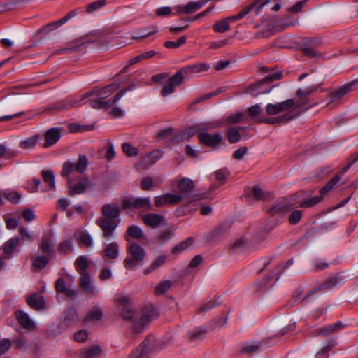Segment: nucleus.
Returning a JSON list of instances; mask_svg holds the SVG:
<instances>
[{"label":"nucleus","instance_id":"nucleus-57","mask_svg":"<svg viewBox=\"0 0 358 358\" xmlns=\"http://www.w3.org/2000/svg\"><path fill=\"white\" fill-rule=\"evenodd\" d=\"M127 233L129 236L139 239L143 238V231L140 227L136 225L129 226L127 229Z\"/></svg>","mask_w":358,"mask_h":358},{"label":"nucleus","instance_id":"nucleus-41","mask_svg":"<svg viewBox=\"0 0 358 358\" xmlns=\"http://www.w3.org/2000/svg\"><path fill=\"white\" fill-rule=\"evenodd\" d=\"M81 354L88 358H96L101 356V349L99 345H93L89 348L83 349Z\"/></svg>","mask_w":358,"mask_h":358},{"label":"nucleus","instance_id":"nucleus-1","mask_svg":"<svg viewBox=\"0 0 358 358\" xmlns=\"http://www.w3.org/2000/svg\"><path fill=\"white\" fill-rule=\"evenodd\" d=\"M118 303L121 307V317L132 323L133 330L137 334L143 331L145 327L158 317V313L152 306H145L141 311L135 310L127 296L120 298Z\"/></svg>","mask_w":358,"mask_h":358},{"label":"nucleus","instance_id":"nucleus-19","mask_svg":"<svg viewBox=\"0 0 358 358\" xmlns=\"http://www.w3.org/2000/svg\"><path fill=\"white\" fill-rule=\"evenodd\" d=\"M92 185L87 178H82L78 183L71 185L69 188V194L71 196L84 193Z\"/></svg>","mask_w":358,"mask_h":358},{"label":"nucleus","instance_id":"nucleus-43","mask_svg":"<svg viewBox=\"0 0 358 358\" xmlns=\"http://www.w3.org/2000/svg\"><path fill=\"white\" fill-rule=\"evenodd\" d=\"M3 196L13 204H17L22 198V195L18 192L13 190H6L3 193Z\"/></svg>","mask_w":358,"mask_h":358},{"label":"nucleus","instance_id":"nucleus-13","mask_svg":"<svg viewBox=\"0 0 358 358\" xmlns=\"http://www.w3.org/2000/svg\"><path fill=\"white\" fill-rule=\"evenodd\" d=\"M201 143L213 149H217L219 144L222 141V136L220 134H210L208 132H201L198 135Z\"/></svg>","mask_w":358,"mask_h":358},{"label":"nucleus","instance_id":"nucleus-48","mask_svg":"<svg viewBox=\"0 0 358 358\" xmlns=\"http://www.w3.org/2000/svg\"><path fill=\"white\" fill-rule=\"evenodd\" d=\"M73 249V242L69 239L62 241L58 245V250L63 254H69Z\"/></svg>","mask_w":358,"mask_h":358},{"label":"nucleus","instance_id":"nucleus-16","mask_svg":"<svg viewBox=\"0 0 358 358\" xmlns=\"http://www.w3.org/2000/svg\"><path fill=\"white\" fill-rule=\"evenodd\" d=\"M298 201L294 202L293 201H288L287 200H283L269 208L267 210V213L271 216L282 215L289 210L291 206L294 205Z\"/></svg>","mask_w":358,"mask_h":358},{"label":"nucleus","instance_id":"nucleus-53","mask_svg":"<svg viewBox=\"0 0 358 358\" xmlns=\"http://www.w3.org/2000/svg\"><path fill=\"white\" fill-rule=\"evenodd\" d=\"M222 124V123L218 121H208L198 124L199 129H201V132H206L207 130L220 127Z\"/></svg>","mask_w":358,"mask_h":358},{"label":"nucleus","instance_id":"nucleus-9","mask_svg":"<svg viewBox=\"0 0 358 358\" xmlns=\"http://www.w3.org/2000/svg\"><path fill=\"white\" fill-rule=\"evenodd\" d=\"M269 3V0H265V1H260L257 0L254 2L251 3L250 4L248 5L245 8L242 9L237 15L236 18L241 20L243 18L245 15L248 14H253V15L256 16L259 14L262 9L264 6L267 5Z\"/></svg>","mask_w":358,"mask_h":358},{"label":"nucleus","instance_id":"nucleus-8","mask_svg":"<svg viewBox=\"0 0 358 358\" xmlns=\"http://www.w3.org/2000/svg\"><path fill=\"white\" fill-rule=\"evenodd\" d=\"M184 80V76L181 72H176L172 76L167 82L164 84L161 90V94L166 96L175 92V88L179 86Z\"/></svg>","mask_w":358,"mask_h":358},{"label":"nucleus","instance_id":"nucleus-50","mask_svg":"<svg viewBox=\"0 0 358 358\" xmlns=\"http://www.w3.org/2000/svg\"><path fill=\"white\" fill-rule=\"evenodd\" d=\"M341 176L336 174L331 180H329L326 185L320 189V194H324L330 192L334 186L340 181Z\"/></svg>","mask_w":358,"mask_h":358},{"label":"nucleus","instance_id":"nucleus-42","mask_svg":"<svg viewBox=\"0 0 358 358\" xmlns=\"http://www.w3.org/2000/svg\"><path fill=\"white\" fill-rule=\"evenodd\" d=\"M20 239L18 238H12L8 240L3 246V252L7 255L12 254L19 245Z\"/></svg>","mask_w":358,"mask_h":358},{"label":"nucleus","instance_id":"nucleus-14","mask_svg":"<svg viewBox=\"0 0 358 358\" xmlns=\"http://www.w3.org/2000/svg\"><path fill=\"white\" fill-rule=\"evenodd\" d=\"M78 13V12L76 10H71L64 17L59 19V20L51 22V23L41 27L39 31L41 33H45V34L50 33V31H54V30L57 29V28H59L60 26L64 24L70 19L75 17Z\"/></svg>","mask_w":358,"mask_h":358},{"label":"nucleus","instance_id":"nucleus-37","mask_svg":"<svg viewBox=\"0 0 358 358\" xmlns=\"http://www.w3.org/2000/svg\"><path fill=\"white\" fill-rule=\"evenodd\" d=\"M41 139V136L39 134H36L31 137H29L27 139L22 140L20 143V147L28 150V149H32L35 147L36 145V143L38 140Z\"/></svg>","mask_w":358,"mask_h":358},{"label":"nucleus","instance_id":"nucleus-40","mask_svg":"<svg viewBox=\"0 0 358 358\" xmlns=\"http://www.w3.org/2000/svg\"><path fill=\"white\" fill-rule=\"evenodd\" d=\"M103 316L102 310L99 307L92 308L87 313L85 318V321L92 322L99 320Z\"/></svg>","mask_w":358,"mask_h":358},{"label":"nucleus","instance_id":"nucleus-38","mask_svg":"<svg viewBox=\"0 0 358 358\" xmlns=\"http://www.w3.org/2000/svg\"><path fill=\"white\" fill-rule=\"evenodd\" d=\"M180 193H188L194 188V182L189 178L181 179L178 184Z\"/></svg>","mask_w":358,"mask_h":358},{"label":"nucleus","instance_id":"nucleus-62","mask_svg":"<svg viewBox=\"0 0 358 358\" xmlns=\"http://www.w3.org/2000/svg\"><path fill=\"white\" fill-rule=\"evenodd\" d=\"M262 109L259 105L255 104L248 109V113L250 117L256 120L259 122L261 119L258 115L262 113Z\"/></svg>","mask_w":358,"mask_h":358},{"label":"nucleus","instance_id":"nucleus-28","mask_svg":"<svg viewBox=\"0 0 358 358\" xmlns=\"http://www.w3.org/2000/svg\"><path fill=\"white\" fill-rule=\"evenodd\" d=\"M120 247L117 242L112 241L106 243L104 248V255L109 259H115L119 256Z\"/></svg>","mask_w":358,"mask_h":358},{"label":"nucleus","instance_id":"nucleus-54","mask_svg":"<svg viewBox=\"0 0 358 358\" xmlns=\"http://www.w3.org/2000/svg\"><path fill=\"white\" fill-rule=\"evenodd\" d=\"M171 282L169 280L162 281L155 289V294L160 295L165 293L171 287Z\"/></svg>","mask_w":358,"mask_h":358},{"label":"nucleus","instance_id":"nucleus-52","mask_svg":"<svg viewBox=\"0 0 358 358\" xmlns=\"http://www.w3.org/2000/svg\"><path fill=\"white\" fill-rule=\"evenodd\" d=\"M174 236V233L171 229H166L159 233L156 240L159 244H163L167 241L171 239Z\"/></svg>","mask_w":358,"mask_h":358},{"label":"nucleus","instance_id":"nucleus-2","mask_svg":"<svg viewBox=\"0 0 358 358\" xmlns=\"http://www.w3.org/2000/svg\"><path fill=\"white\" fill-rule=\"evenodd\" d=\"M119 87L118 84L111 83L101 89H94L93 90L85 92L80 95V102L87 103L90 101L91 107L95 109H106L111 107L114 103L119 101L128 90H132V87H127L118 92L111 99H106Z\"/></svg>","mask_w":358,"mask_h":358},{"label":"nucleus","instance_id":"nucleus-33","mask_svg":"<svg viewBox=\"0 0 358 358\" xmlns=\"http://www.w3.org/2000/svg\"><path fill=\"white\" fill-rule=\"evenodd\" d=\"M343 327V324L341 322H337V323H335L333 324H330L327 327L317 329L313 336H327L329 334L333 333L339 329H341Z\"/></svg>","mask_w":358,"mask_h":358},{"label":"nucleus","instance_id":"nucleus-49","mask_svg":"<svg viewBox=\"0 0 358 358\" xmlns=\"http://www.w3.org/2000/svg\"><path fill=\"white\" fill-rule=\"evenodd\" d=\"M213 29L215 32L224 33L230 29V25L228 21L225 19L217 22L213 26Z\"/></svg>","mask_w":358,"mask_h":358},{"label":"nucleus","instance_id":"nucleus-4","mask_svg":"<svg viewBox=\"0 0 358 358\" xmlns=\"http://www.w3.org/2000/svg\"><path fill=\"white\" fill-rule=\"evenodd\" d=\"M163 348L164 345L160 341H157L154 336H150L130 355L129 358H148L149 354Z\"/></svg>","mask_w":358,"mask_h":358},{"label":"nucleus","instance_id":"nucleus-17","mask_svg":"<svg viewBox=\"0 0 358 358\" xmlns=\"http://www.w3.org/2000/svg\"><path fill=\"white\" fill-rule=\"evenodd\" d=\"M16 318L20 324L25 329L31 331L35 329V323L29 315L24 311H17Z\"/></svg>","mask_w":358,"mask_h":358},{"label":"nucleus","instance_id":"nucleus-60","mask_svg":"<svg viewBox=\"0 0 358 358\" xmlns=\"http://www.w3.org/2000/svg\"><path fill=\"white\" fill-rule=\"evenodd\" d=\"M322 199H323V194H320V195H319V196H314V197L310 198L306 201L301 202L299 203V206L301 208L312 207V206H315V204L318 203L319 202H320Z\"/></svg>","mask_w":358,"mask_h":358},{"label":"nucleus","instance_id":"nucleus-45","mask_svg":"<svg viewBox=\"0 0 358 358\" xmlns=\"http://www.w3.org/2000/svg\"><path fill=\"white\" fill-rule=\"evenodd\" d=\"M262 343L260 342H254L248 343L243 346L241 350V353H255L259 352L261 349Z\"/></svg>","mask_w":358,"mask_h":358},{"label":"nucleus","instance_id":"nucleus-46","mask_svg":"<svg viewBox=\"0 0 358 358\" xmlns=\"http://www.w3.org/2000/svg\"><path fill=\"white\" fill-rule=\"evenodd\" d=\"M74 164L76 167L75 171L82 173L86 170L88 166V160L85 155H80L78 162Z\"/></svg>","mask_w":358,"mask_h":358},{"label":"nucleus","instance_id":"nucleus-6","mask_svg":"<svg viewBox=\"0 0 358 358\" xmlns=\"http://www.w3.org/2000/svg\"><path fill=\"white\" fill-rule=\"evenodd\" d=\"M282 77V73H274L273 74L268 75L266 77H265L263 80L250 86L248 89V93H250L253 97H257L259 94H268L271 91L272 88L274 87V86L264 90L261 89L262 86L266 83H270L274 80H280L281 79Z\"/></svg>","mask_w":358,"mask_h":358},{"label":"nucleus","instance_id":"nucleus-56","mask_svg":"<svg viewBox=\"0 0 358 358\" xmlns=\"http://www.w3.org/2000/svg\"><path fill=\"white\" fill-rule=\"evenodd\" d=\"M252 196L257 200H265L269 196V193L264 192L260 187L255 185L252 189Z\"/></svg>","mask_w":358,"mask_h":358},{"label":"nucleus","instance_id":"nucleus-55","mask_svg":"<svg viewBox=\"0 0 358 358\" xmlns=\"http://www.w3.org/2000/svg\"><path fill=\"white\" fill-rule=\"evenodd\" d=\"M291 119H292L291 116H289V115H283V116H281L279 117L259 119V123L264 122V123H267V124H275L279 122H282V121L287 122V121L290 120Z\"/></svg>","mask_w":358,"mask_h":358},{"label":"nucleus","instance_id":"nucleus-47","mask_svg":"<svg viewBox=\"0 0 358 358\" xmlns=\"http://www.w3.org/2000/svg\"><path fill=\"white\" fill-rule=\"evenodd\" d=\"M50 258L47 255H39L33 261L32 265L34 268L42 269L48 264Z\"/></svg>","mask_w":358,"mask_h":358},{"label":"nucleus","instance_id":"nucleus-59","mask_svg":"<svg viewBox=\"0 0 358 358\" xmlns=\"http://www.w3.org/2000/svg\"><path fill=\"white\" fill-rule=\"evenodd\" d=\"M201 133V129L197 124L193 125L189 128H187L182 134V138L186 140H189L191 137L194 136L196 134Z\"/></svg>","mask_w":358,"mask_h":358},{"label":"nucleus","instance_id":"nucleus-24","mask_svg":"<svg viewBox=\"0 0 358 358\" xmlns=\"http://www.w3.org/2000/svg\"><path fill=\"white\" fill-rule=\"evenodd\" d=\"M144 223L150 227L157 228L160 226L164 220V217L162 215L155 213H148L143 216Z\"/></svg>","mask_w":358,"mask_h":358},{"label":"nucleus","instance_id":"nucleus-10","mask_svg":"<svg viewBox=\"0 0 358 358\" xmlns=\"http://www.w3.org/2000/svg\"><path fill=\"white\" fill-rule=\"evenodd\" d=\"M123 208H141L143 210H152V205L150 202V198H136L126 200L122 205Z\"/></svg>","mask_w":358,"mask_h":358},{"label":"nucleus","instance_id":"nucleus-27","mask_svg":"<svg viewBox=\"0 0 358 358\" xmlns=\"http://www.w3.org/2000/svg\"><path fill=\"white\" fill-rule=\"evenodd\" d=\"M229 229V225L222 223L217 227L208 236L207 241L210 243H215V241L225 234Z\"/></svg>","mask_w":358,"mask_h":358},{"label":"nucleus","instance_id":"nucleus-22","mask_svg":"<svg viewBox=\"0 0 358 358\" xmlns=\"http://www.w3.org/2000/svg\"><path fill=\"white\" fill-rule=\"evenodd\" d=\"M163 156V151L161 150H154L146 155H145L141 160V164L143 167L150 166L158 160H159Z\"/></svg>","mask_w":358,"mask_h":358},{"label":"nucleus","instance_id":"nucleus-26","mask_svg":"<svg viewBox=\"0 0 358 358\" xmlns=\"http://www.w3.org/2000/svg\"><path fill=\"white\" fill-rule=\"evenodd\" d=\"M41 250L45 255L50 257L55 252V241L51 238V235H46L42 238L41 245Z\"/></svg>","mask_w":358,"mask_h":358},{"label":"nucleus","instance_id":"nucleus-61","mask_svg":"<svg viewBox=\"0 0 358 358\" xmlns=\"http://www.w3.org/2000/svg\"><path fill=\"white\" fill-rule=\"evenodd\" d=\"M122 148L125 155L128 157H134L138 155V150L137 148L134 147L128 143H124L122 145Z\"/></svg>","mask_w":358,"mask_h":358},{"label":"nucleus","instance_id":"nucleus-29","mask_svg":"<svg viewBox=\"0 0 358 358\" xmlns=\"http://www.w3.org/2000/svg\"><path fill=\"white\" fill-rule=\"evenodd\" d=\"M101 41V38L100 35L96 34V38H94L93 39L87 40V41L83 42L82 43H80V45H74L75 43H76V42H71L67 45V46L65 48L58 50L57 52L58 53H65V52H69L73 51V50H78L80 49L81 45L85 43H95V42L100 43Z\"/></svg>","mask_w":358,"mask_h":358},{"label":"nucleus","instance_id":"nucleus-11","mask_svg":"<svg viewBox=\"0 0 358 358\" xmlns=\"http://www.w3.org/2000/svg\"><path fill=\"white\" fill-rule=\"evenodd\" d=\"M80 278L79 283L80 287L84 292L91 297H96L99 294V290L96 286L92 283V280L90 274L87 272L80 273Z\"/></svg>","mask_w":358,"mask_h":358},{"label":"nucleus","instance_id":"nucleus-63","mask_svg":"<svg viewBox=\"0 0 358 358\" xmlns=\"http://www.w3.org/2000/svg\"><path fill=\"white\" fill-rule=\"evenodd\" d=\"M75 164L70 162H66L63 164L62 176L65 178H69V175L75 171Z\"/></svg>","mask_w":358,"mask_h":358},{"label":"nucleus","instance_id":"nucleus-5","mask_svg":"<svg viewBox=\"0 0 358 358\" xmlns=\"http://www.w3.org/2000/svg\"><path fill=\"white\" fill-rule=\"evenodd\" d=\"M145 257L144 249L136 243H131L127 247V257L124 261L127 269H132L142 264Z\"/></svg>","mask_w":358,"mask_h":358},{"label":"nucleus","instance_id":"nucleus-18","mask_svg":"<svg viewBox=\"0 0 358 358\" xmlns=\"http://www.w3.org/2000/svg\"><path fill=\"white\" fill-rule=\"evenodd\" d=\"M60 130L58 128H51L45 134L44 148H48L55 144L60 138Z\"/></svg>","mask_w":358,"mask_h":358},{"label":"nucleus","instance_id":"nucleus-34","mask_svg":"<svg viewBox=\"0 0 358 358\" xmlns=\"http://www.w3.org/2000/svg\"><path fill=\"white\" fill-rule=\"evenodd\" d=\"M166 259L167 257L166 255H159L152 262L150 266L145 269L144 273L150 274L153 271L159 269L161 266L164 265Z\"/></svg>","mask_w":358,"mask_h":358},{"label":"nucleus","instance_id":"nucleus-64","mask_svg":"<svg viewBox=\"0 0 358 358\" xmlns=\"http://www.w3.org/2000/svg\"><path fill=\"white\" fill-rule=\"evenodd\" d=\"M358 161V152L351 155L350 157L348 159L347 164L343 167L341 170L340 173L341 175L344 174L345 172L348 171L350 166L354 164L355 162Z\"/></svg>","mask_w":358,"mask_h":358},{"label":"nucleus","instance_id":"nucleus-12","mask_svg":"<svg viewBox=\"0 0 358 358\" xmlns=\"http://www.w3.org/2000/svg\"><path fill=\"white\" fill-rule=\"evenodd\" d=\"M294 103L295 101L292 99H289L275 104L268 103L266 107V112L268 115H275L294 107Z\"/></svg>","mask_w":358,"mask_h":358},{"label":"nucleus","instance_id":"nucleus-23","mask_svg":"<svg viewBox=\"0 0 358 358\" xmlns=\"http://www.w3.org/2000/svg\"><path fill=\"white\" fill-rule=\"evenodd\" d=\"M208 331L205 327H197L188 331L187 338L191 342L199 341L205 338Z\"/></svg>","mask_w":358,"mask_h":358},{"label":"nucleus","instance_id":"nucleus-44","mask_svg":"<svg viewBox=\"0 0 358 358\" xmlns=\"http://www.w3.org/2000/svg\"><path fill=\"white\" fill-rule=\"evenodd\" d=\"M41 175L43 177V180L44 182L48 184L50 189H55V175L52 173V171L46 170L43 171L41 172Z\"/></svg>","mask_w":358,"mask_h":358},{"label":"nucleus","instance_id":"nucleus-3","mask_svg":"<svg viewBox=\"0 0 358 358\" xmlns=\"http://www.w3.org/2000/svg\"><path fill=\"white\" fill-rule=\"evenodd\" d=\"M101 210V215L96 219V224L101 229L103 238L110 240L116 236L121 208L117 203H111L104 204Z\"/></svg>","mask_w":358,"mask_h":358},{"label":"nucleus","instance_id":"nucleus-25","mask_svg":"<svg viewBox=\"0 0 358 358\" xmlns=\"http://www.w3.org/2000/svg\"><path fill=\"white\" fill-rule=\"evenodd\" d=\"M55 289L57 292L64 294L69 298H73L77 294V292L74 289L66 287L62 278H58L55 282Z\"/></svg>","mask_w":358,"mask_h":358},{"label":"nucleus","instance_id":"nucleus-32","mask_svg":"<svg viewBox=\"0 0 358 358\" xmlns=\"http://www.w3.org/2000/svg\"><path fill=\"white\" fill-rule=\"evenodd\" d=\"M27 303L34 309L41 310L44 306V299L40 294H34L27 299Z\"/></svg>","mask_w":358,"mask_h":358},{"label":"nucleus","instance_id":"nucleus-31","mask_svg":"<svg viewBox=\"0 0 358 358\" xmlns=\"http://www.w3.org/2000/svg\"><path fill=\"white\" fill-rule=\"evenodd\" d=\"M85 102H80V96L77 98H73L68 100H64L57 104V109L58 110H67L70 108L77 107Z\"/></svg>","mask_w":358,"mask_h":358},{"label":"nucleus","instance_id":"nucleus-15","mask_svg":"<svg viewBox=\"0 0 358 358\" xmlns=\"http://www.w3.org/2000/svg\"><path fill=\"white\" fill-rule=\"evenodd\" d=\"M203 6V3L198 1H190L186 5H178L173 7L176 10L174 15H180L182 13L192 14L200 10Z\"/></svg>","mask_w":358,"mask_h":358},{"label":"nucleus","instance_id":"nucleus-58","mask_svg":"<svg viewBox=\"0 0 358 358\" xmlns=\"http://www.w3.org/2000/svg\"><path fill=\"white\" fill-rule=\"evenodd\" d=\"M228 141L231 143H236L239 141L241 136L237 128H229L227 131Z\"/></svg>","mask_w":358,"mask_h":358},{"label":"nucleus","instance_id":"nucleus-30","mask_svg":"<svg viewBox=\"0 0 358 358\" xmlns=\"http://www.w3.org/2000/svg\"><path fill=\"white\" fill-rule=\"evenodd\" d=\"M356 83V81H352L350 83H348L331 93V101H334L338 99L343 97L345 94L348 93L352 90L354 85Z\"/></svg>","mask_w":358,"mask_h":358},{"label":"nucleus","instance_id":"nucleus-20","mask_svg":"<svg viewBox=\"0 0 358 358\" xmlns=\"http://www.w3.org/2000/svg\"><path fill=\"white\" fill-rule=\"evenodd\" d=\"M74 237L80 246L92 248L94 245L92 237L87 231H77L74 234Z\"/></svg>","mask_w":358,"mask_h":358},{"label":"nucleus","instance_id":"nucleus-51","mask_svg":"<svg viewBox=\"0 0 358 358\" xmlns=\"http://www.w3.org/2000/svg\"><path fill=\"white\" fill-rule=\"evenodd\" d=\"M193 243V238H188L180 244L176 245L173 249V253L178 254L187 249Z\"/></svg>","mask_w":358,"mask_h":358},{"label":"nucleus","instance_id":"nucleus-35","mask_svg":"<svg viewBox=\"0 0 358 358\" xmlns=\"http://www.w3.org/2000/svg\"><path fill=\"white\" fill-rule=\"evenodd\" d=\"M231 250L234 253H242L249 250V244L243 238L236 240L231 246Z\"/></svg>","mask_w":358,"mask_h":358},{"label":"nucleus","instance_id":"nucleus-36","mask_svg":"<svg viewBox=\"0 0 358 358\" xmlns=\"http://www.w3.org/2000/svg\"><path fill=\"white\" fill-rule=\"evenodd\" d=\"M75 266L79 273L86 272L89 267V262L87 257L85 255L79 256L75 262Z\"/></svg>","mask_w":358,"mask_h":358},{"label":"nucleus","instance_id":"nucleus-7","mask_svg":"<svg viewBox=\"0 0 358 358\" xmlns=\"http://www.w3.org/2000/svg\"><path fill=\"white\" fill-rule=\"evenodd\" d=\"M344 282V280L342 279L341 275L337 273L333 276H331L328 279H327L323 283L317 287L310 290L308 294H306L303 299H306L308 298L313 293H315L319 290H329L331 289L338 285H341Z\"/></svg>","mask_w":358,"mask_h":358},{"label":"nucleus","instance_id":"nucleus-39","mask_svg":"<svg viewBox=\"0 0 358 358\" xmlns=\"http://www.w3.org/2000/svg\"><path fill=\"white\" fill-rule=\"evenodd\" d=\"M336 345V341L331 339L328 341L327 345L324 346L316 355L317 358H328L329 352Z\"/></svg>","mask_w":358,"mask_h":358},{"label":"nucleus","instance_id":"nucleus-21","mask_svg":"<svg viewBox=\"0 0 358 358\" xmlns=\"http://www.w3.org/2000/svg\"><path fill=\"white\" fill-rule=\"evenodd\" d=\"M210 68V66L206 63L201 64H194L192 65L185 66L182 68L178 72H181V73L192 76V74L200 73L202 71H206Z\"/></svg>","mask_w":358,"mask_h":358}]
</instances>
